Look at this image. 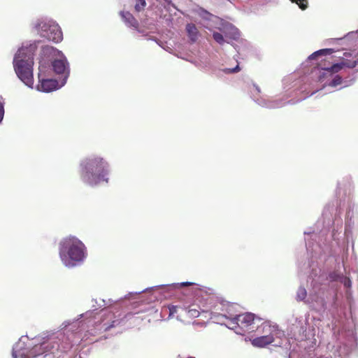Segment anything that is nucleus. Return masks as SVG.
Instances as JSON below:
<instances>
[{
  "instance_id": "nucleus-1",
  "label": "nucleus",
  "mask_w": 358,
  "mask_h": 358,
  "mask_svg": "<svg viewBox=\"0 0 358 358\" xmlns=\"http://www.w3.org/2000/svg\"><path fill=\"white\" fill-rule=\"evenodd\" d=\"M83 325V322L79 320L65 321L59 331L38 344L27 336H22L13 348L12 357L37 358L44 353L50 352L55 355L59 351L67 352L80 338V331Z\"/></svg>"
},
{
  "instance_id": "nucleus-2",
  "label": "nucleus",
  "mask_w": 358,
  "mask_h": 358,
  "mask_svg": "<svg viewBox=\"0 0 358 358\" xmlns=\"http://www.w3.org/2000/svg\"><path fill=\"white\" fill-rule=\"evenodd\" d=\"M36 48V43H23L13 59V67L17 76L30 88H33L34 85V55Z\"/></svg>"
},
{
  "instance_id": "nucleus-3",
  "label": "nucleus",
  "mask_w": 358,
  "mask_h": 358,
  "mask_svg": "<svg viewBox=\"0 0 358 358\" xmlns=\"http://www.w3.org/2000/svg\"><path fill=\"white\" fill-rule=\"evenodd\" d=\"M109 172L108 163L98 156L87 157L80 163L81 179L91 186L96 185L102 181L108 182Z\"/></svg>"
},
{
  "instance_id": "nucleus-4",
  "label": "nucleus",
  "mask_w": 358,
  "mask_h": 358,
  "mask_svg": "<svg viewBox=\"0 0 358 358\" xmlns=\"http://www.w3.org/2000/svg\"><path fill=\"white\" fill-rule=\"evenodd\" d=\"M59 257L64 265L68 268L82 264L87 257L85 245L76 237L71 236L59 243Z\"/></svg>"
},
{
  "instance_id": "nucleus-5",
  "label": "nucleus",
  "mask_w": 358,
  "mask_h": 358,
  "mask_svg": "<svg viewBox=\"0 0 358 358\" xmlns=\"http://www.w3.org/2000/svg\"><path fill=\"white\" fill-rule=\"evenodd\" d=\"M202 16L207 19L209 22L203 26L213 31V39L220 45L224 44L226 38L237 39L239 37V31L231 23L224 21L223 20L210 15L206 11H202Z\"/></svg>"
},
{
  "instance_id": "nucleus-6",
  "label": "nucleus",
  "mask_w": 358,
  "mask_h": 358,
  "mask_svg": "<svg viewBox=\"0 0 358 358\" xmlns=\"http://www.w3.org/2000/svg\"><path fill=\"white\" fill-rule=\"evenodd\" d=\"M33 27L41 37L54 43H59L63 34L59 24L52 19L41 17L33 24Z\"/></svg>"
},
{
  "instance_id": "nucleus-7",
  "label": "nucleus",
  "mask_w": 358,
  "mask_h": 358,
  "mask_svg": "<svg viewBox=\"0 0 358 358\" xmlns=\"http://www.w3.org/2000/svg\"><path fill=\"white\" fill-rule=\"evenodd\" d=\"M44 56H52L54 58L52 62V69L56 74L62 75L61 85H64L69 76V64L62 52L50 45L44 46L42 49Z\"/></svg>"
},
{
  "instance_id": "nucleus-8",
  "label": "nucleus",
  "mask_w": 358,
  "mask_h": 358,
  "mask_svg": "<svg viewBox=\"0 0 358 358\" xmlns=\"http://www.w3.org/2000/svg\"><path fill=\"white\" fill-rule=\"evenodd\" d=\"M357 64V60H343L339 64H336L331 66L330 68L322 69L319 71L318 79L321 83H323V86L328 85L331 87H337L342 83V79L339 76H335L331 80L329 81V78L333 76V73L340 71L343 66L348 68H355Z\"/></svg>"
},
{
  "instance_id": "nucleus-9",
  "label": "nucleus",
  "mask_w": 358,
  "mask_h": 358,
  "mask_svg": "<svg viewBox=\"0 0 358 358\" xmlns=\"http://www.w3.org/2000/svg\"><path fill=\"white\" fill-rule=\"evenodd\" d=\"M257 321H260V318L250 313L237 315L229 319L227 327L234 330L236 334L243 335L247 331H252L256 327Z\"/></svg>"
},
{
  "instance_id": "nucleus-10",
  "label": "nucleus",
  "mask_w": 358,
  "mask_h": 358,
  "mask_svg": "<svg viewBox=\"0 0 358 358\" xmlns=\"http://www.w3.org/2000/svg\"><path fill=\"white\" fill-rule=\"evenodd\" d=\"M50 72V67L45 62H40L38 67V81L39 84L36 88L38 91L43 92H50L53 90H56L63 85H61V83H59L57 80L48 78V73Z\"/></svg>"
},
{
  "instance_id": "nucleus-11",
  "label": "nucleus",
  "mask_w": 358,
  "mask_h": 358,
  "mask_svg": "<svg viewBox=\"0 0 358 358\" xmlns=\"http://www.w3.org/2000/svg\"><path fill=\"white\" fill-rule=\"evenodd\" d=\"M252 97L253 100L259 106L262 107H265L267 108H280L285 105L286 103L282 99H268L265 96H261L260 94V88L256 85H253L252 89L250 90Z\"/></svg>"
},
{
  "instance_id": "nucleus-12",
  "label": "nucleus",
  "mask_w": 358,
  "mask_h": 358,
  "mask_svg": "<svg viewBox=\"0 0 358 358\" xmlns=\"http://www.w3.org/2000/svg\"><path fill=\"white\" fill-rule=\"evenodd\" d=\"M257 334L273 337V340L280 338L284 334L278 326L271 324L269 322H263L260 326L257 327Z\"/></svg>"
},
{
  "instance_id": "nucleus-13",
  "label": "nucleus",
  "mask_w": 358,
  "mask_h": 358,
  "mask_svg": "<svg viewBox=\"0 0 358 358\" xmlns=\"http://www.w3.org/2000/svg\"><path fill=\"white\" fill-rule=\"evenodd\" d=\"M259 335V336L251 340V343L255 347L264 348L275 341L273 337L263 336L262 334Z\"/></svg>"
},
{
  "instance_id": "nucleus-14",
  "label": "nucleus",
  "mask_w": 358,
  "mask_h": 358,
  "mask_svg": "<svg viewBox=\"0 0 358 358\" xmlns=\"http://www.w3.org/2000/svg\"><path fill=\"white\" fill-rule=\"evenodd\" d=\"M120 14L122 20L127 27L138 29V22L129 12L121 11Z\"/></svg>"
},
{
  "instance_id": "nucleus-15",
  "label": "nucleus",
  "mask_w": 358,
  "mask_h": 358,
  "mask_svg": "<svg viewBox=\"0 0 358 358\" xmlns=\"http://www.w3.org/2000/svg\"><path fill=\"white\" fill-rule=\"evenodd\" d=\"M292 83L291 86L287 89V90H292V91L300 90L301 92H304L306 90V87H300L301 80H294V76H291L286 79L284 80L285 84L287 83Z\"/></svg>"
},
{
  "instance_id": "nucleus-16",
  "label": "nucleus",
  "mask_w": 358,
  "mask_h": 358,
  "mask_svg": "<svg viewBox=\"0 0 358 358\" xmlns=\"http://www.w3.org/2000/svg\"><path fill=\"white\" fill-rule=\"evenodd\" d=\"M186 31L189 39L192 42H195L199 38V31L194 24H187L186 25Z\"/></svg>"
},
{
  "instance_id": "nucleus-17",
  "label": "nucleus",
  "mask_w": 358,
  "mask_h": 358,
  "mask_svg": "<svg viewBox=\"0 0 358 358\" xmlns=\"http://www.w3.org/2000/svg\"><path fill=\"white\" fill-rule=\"evenodd\" d=\"M192 285V283L189 282H181V283H173V284L167 285H163L152 287L146 289V290L157 289L159 288H168V289H176L180 288L181 287H185V286H187V285Z\"/></svg>"
},
{
  "instance_id": "nucleus-18",
  "label": "nucleus",
  "mask_w": 358,
  "mask_h": 358,
  "mask_svg": "<svg viewBox=\"0 0 358 358\" xmlns=\"http://www.w3.org/2000/svg\"><path fill=\"white\" fill-rule=\"evenodd\" d=\"M310 298L311 299V303H315V304L313 305L315 308L319 310L324 308L326 302L323 297L310 295Z\"/></svg>"
},
{
  "instance_id": "nucleus-19",
  "label": "nucleus",
  "mask_w": 358,
  "mask_h": 358,
  "mask_svg": "<svg viewBox=\"0 0 358 358\" xmlns=\"http://www.w3.org/2000/svg\"><path fill=\"white\" fill-rule=\"evenodd\" d=\"M334 52V50L331 48H326L317 50L308 57L309 60H313L318 56L326 55Z\"/></svg>"
},
{
  "instance_id": "nucleus-20",
  "label": "nucleus",
  "mask_w": 358,
  "mask_h": 358,
  "mask_svg": "<svg viewBox=\"0 0 358 358\" xmlns=\"http://www.w3.org/2000/svg\"><path fill=\"white\" fill-rule=\"evenodd\" d=\"M135 5L134 8L136 12H140L143 10H144L145 6H146V1L145 0H134Z\"/></svg>"
},
{
  "instance_id": "nucleus-21",
  "label": "nucleus",
  "mask_w": 358,
  "mask_h": 358,
  "mask_svg": "<svg viewBox=\"0 0 358 358\" xmlns=\"http://www.w3.org/2000/svg\"><path fill=\"white\" fill-rule=\"evenodd\" d=\"M307 296V292L303 287H299L296 293V299L298 301H303Z\"/></svg>"
},
{
  "instance_id": "nucleus-22",
  "label": "nucleus",
  "mask_w": 358,
  "mask_h": 358,
  "mask_svg": "<svg viewBox=\"0 0 358 358\" xmlns=\"http://www.w3.org/2000/svg\"><path fill=\"white\" fill-rule=\"evenodd\" d=\"M343 275L334 271L329 273V278L331 281H338L340 282Z\"/></svg>"
},
{
  "instance_id": "nucleus-23",
  "label": "nucleus",
  "mask_w": 358,
  "mask_h": 358,
  "mask_svg": "<svg viewBox=\"0 0 358 358\" xmlns=\"http://www.w3.org/2000/svg\"><path fill=\"white\" fill-rule=\"evenodd\" d=\"M340 282L343 284V285L346 288H349L350 289L351 287V286H352L351 280L349 278H348L346 276H344V275H343V277L341 278V280Z\"/></svg>"
},
{
  "instance_id": "nucleus-24",
  "label": "nucleus",
  "mask_w": 358,
  "mask_h": 358,
  "mask_svg": "<svg viewBox=\"0 0 358 358\" xmlns=\"http://www.w3.org/2000/svg\"><path fill=\"white\" fill-rule=\"evenodd\" d=\"M292 2L296 3L299 7L302 9L305 10L307 8V1L306 0H290Z\"/></svg>"
},
{
  "instance_id": "nucleus-25",
  "label": "nucleus",
  "mask_w": 358,
  "mask_h": 358,
  "mask_svg": "<svg viewBox=\"0 0 358 358\" xmlns=\"http://www.w3.org/2000/svg\"><path fill=\"white\" fill-rule=\"evenodd\" d=\"M187 315L189 317H197L199 316V312L195 308H189L187 310Z\"/></svg>"
},
{
  "instance_id": "nucleus-26",
  "label": "nucleus",
  "mask_w": 358,
  "mask_h": 358,
  "mask_svg": "<svg viewBox=\"0 0 358 358\" xmlns=\"http://www.w3.org/2000/svg\"><path fill=\"white\" fill-rule=\"evenodd\" d=\"M240 71V68L238 64H236V66L234 68L230 69V68H226L223 70V71L225 73H234L238 72Z\"/></svg>"
},
{
  "instance_id": "nucleus-27",
  "label": "nucleus",
  "mask_w": 358,
  "mask_h": 358,
  "mask_svg": "<svg viewBox=\"0 0 358 358\" xmlns=\"http://www.w3.org/2000/svg\"><path fill=\"white\" fill-rule=\"evenodd\" d=\"M358 34V31H352L348 33L343 38H340V40L344 39V40H348L350 38H357Z\"/></svg>"
},
{
  "instance_id": "nucleus-28",
  "label": "nucleus",
  "mask_w": 358,
  "mask_h": 358,
  "mask_svg": "<svg viewBox=\"0 0 358 358\" xmlns=\"http://www.w3.org/2000/svg\"><path fill=\"white\" fill-rule=\"evenodd\" d=\"M4 116V106L3 103L0 101V123L2 122Z\"/></svg>"
},
{
  "instance_id": "nucleus-29",
  "label": "nucleus",
  "mask_w": 358,
  "mask_h": 358,
  "mask_svg": "<svg viewBox=\"0 0 358 358\" xmlns=\"http://www.w3.org/2000/svg\"><path fill=\"white\" fill-rule=\"evenodd\" d=\"M176 306H171L169 308L170 315H173L176 312Z\"/></svg>"
},
{
  "instance_id": "nucleus-30",
  "label": "nucleus",
  "mask_w": 358,
  "mask_h": 358,
  "mask_svg": "<svg viewBox=\"0 0 358 358\" xmlns=\"http://www.w3.org/2000/svg\"><path fill=\"white\" fill-rule=\"evenodd\" d=\"M103 306H110L114 302V301H113L111 299H108V301L107 302H106L105 300H103Z\"/></svg>"
},
{
  "instance_id": "nucleus-31",
  "label": "nucleus",
  "mask_w": 358,
  "mask_h": 358,
  "mask_svg": "<svg viewBox=\"0 0 358 358\" xmlns=\"http://www.w3.org/2000/svg\"><path fill=\"white\" fill-rule=\"evenodd\" d=\"M306 97H307V96H304L303 97L300 98V99H298V100H296V101H289V102L292 103H296V102H297V101H301V100H302V99H304Z\"/></svg>"
},
{
  "instance_id": "nucleus-32",
  "label": "nucleus",
  "mask_w": 358,
  "mask_h": 358,
  "mask_svg": "<svg viewBox=\"0 0 358 358\" xmlns=\"http://www.w3.org/2000/svg\"><path fill=\"white\" fill-rule=\"evenodd\" d=\"M304 234H305V235H310V234H312V236H316V235L315 234V233H314V232H313V233H312V232H306V231H305V232H304Z\"/></svg>"
},
{
  "instance_id": "nucleus-33",
  "label": "nucleus",
  "mask_w": 358,
  "mask_h": 358,
  "mask_svg": "<svg viewBox=\"0 0 358 358\" xmlns=\"http://www.w3.org/2000/svg\"><path fill=\"white\" fill-rule=\"evenodd\" d=\"M115 322H116V321H113V324H112L111 325H110L108 327H107V328H106V329H109V328H110V327H114V326H115Z\"/></svg>"
},
{
  "instance_id": "nucleus-34",
  "label": "nucleus",
  "mask_w": 358,
  "mask_h": 358,
  "mask_svg": "<svg viewBox=\"0 0 358 358\" xmlns=\"http://www.w3.org/2000/svg\"><path fill=\"white\" fill-rule=\"evenodd\" d=\"M327 207L325 208L324 210V213H323V215L324 216L326 215V213H327Z\"/></svg>"
},
{
  "instance_id": "nucleus-35",
  "label": "nucleus",
  "mask_w": 358,
  "mask_h": 358,
  "mask_svg": "<svg viewBox=\"0 0 358 358\" xmlns=\"http://www.w3.org/2000/svg\"><path fill=\"white\" fill-rule=\"evenodd\" d=\"M348 233V226H346V228H345V234Z\"/></svg>"
},
{
  "instance_id": "nucleus-36",
  "label": "nucleus",
  "mask_w": 358,
  "mask_h": 358,
  "mask_svg": "<svg viewBox=\"0 0 358 358\" xmlns=\"http://www.w3.org/2000/svg\"><path fill=\"white\" fill-rule=\"evenodd\" d=\"M282 345V343H280V342H278V343L276 344V345H279V346H280V345Z\"/></svg>"
},
{
  "instance_id": "nucleus-37",
  "label": "nucleus",
  "mask_w": 358,
  "mask_h": 358,
  "mask_svg": "<svg viewBox=\"0 0 358 358\" xmlns=\"http://www.w3.org/2000/svg\"><path fill=\"white\" fill-rule=\"evenodd\" d=\"M315 92H316V91H313V92H312L310 94V95L313 94Z\"/></svg>"
},
{
  "instance_id": "nucleus-38",
  "label": "nucleus",
  "mask_w": 358,
  "mask_h": 358,
  "mask_svg": "<svg viewBox=\"0 0 358 358\" xmlns=\"http://www.w3.org/2000/svg\"><path fill=\"white\" fill-rule=\"evenodd\" d=\"M166 2H168L169 3L171 1V0H164Z\"/></svg>"
},
{
  "instance_id": "nucleus-39",
  "label": "nucleus",
  "mask_w": 358,
  "mask_h": 358,
  "mask_svg": "<svg viewBox=\"0 0 358 358\" xmlns=\"http://www.w3.org/2000/svg\"><path fill=\"white\" fill-rule=\"evenodd\" d=\"M187 358H195V357H187Z\"/></svg>"
},
{
  "instance_id": "nucleus-40",
  "label": "nucleus",
  "mask_w": 358,
  "mask_h": 358,
  "mask_svg": "<svg viewBox=\"0 0 358 358\" xmlns=\"http://www.w3.org/2000/svg\"><path fill=\"white\" fill-rule=\"evenodd\" d=\"M75 358H76V357H75Z\"/></svg>"
}]
</instances>
